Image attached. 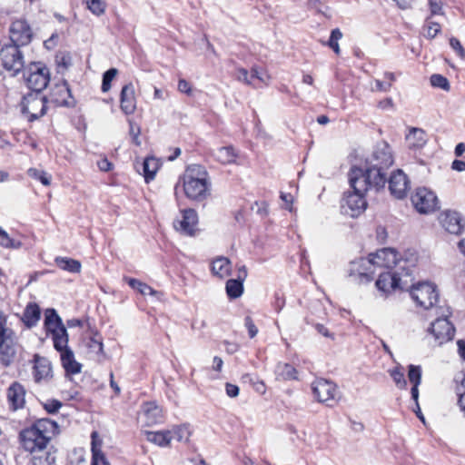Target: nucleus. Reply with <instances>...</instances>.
Returning <instances> with one entry per match:
<instances>
[{"mask_svg":"<svg viewBox=\"0 0 465 465\" xmlns=\"http://www.w3.org/2000/svg\"><path fill=\"white\" fill-rule=\"evenodd\" d=\"M33 376L37 383H47L53 378L52 365L50 361L38 354L34 356Z\"/></svg>","mask_w":465,"mask_h":465,"instance_id":"15","label":"nucleus"},{"mask_svg":"<svg viewBox=\"0 0 465 465\" xmlns=\"http://www.w3.org/2000/svg\"><path fill=\"white\" fill-rule=\"evenodd\" d=\"M213 156L218 162L223 164L232 163L236 158L234 149L232 146L220 147L216 149L213 151Z\"/></svg>","mask_w":465,"mask_h":465,"instance_id":"34","label":"nucleus"},{"mask_svg":"<svg viewBox=\"0 0 465 465\" xmlns=\"http://www.w3.org/2000/svg\"><path fill=\"white\" fill-rule=\"evenodd\" d=\"M411 202L420 213H429L439 208V201L436 194L423 187L418 188L411 196Z\"/></svg>","mask_w":465,"mask_h":465,"instance_id":"12","label":"nucleus"},{"mask_svg":"<svg viewBox=\"0 0 465 465\" xmlns=\"http://www.w3.org/2000/svg\"><path fill=\"white\" fill-rule=\"evenodd\" d=\"M91 465H110L104 453L102 451V440L98 438V433L96 431H93L91 434Z\"/></svg>","mask_w":465,"mask_h":465,"instance_id":"22","label":"nucleus"},{"mask_svg":"<svg viewBox=\"0 0 465 465\" xmlns=\"http://www.w3.org/2000/svg\"><path fill=\"white\" fill-rule=\"evenodd\" d=\"M169 430L172 431L173 439L180 442H188L193 433L190 425L186 423L173 426Z\"/></svg>","mask_w":465,"mask_h":465,"instance_id":"35","label":"nucleus"},{"mask_svg":"<svg viewBox=\"0 0 465 465\" xmlns=\"http://www.w3.org/2000/svg\"><path fill=\"white\" fill-rule=\"evenodd\" d=\"M370 177H364L363 169L352 167L349 172V183L353 192L346 193L341 203V213L351 218L361 215L367 207L364 193L375 190L370 182Z\"/></svg>","mask_w":465,"mask_h":465,"instance_id":"3","label":"nucleus"},{"mask_svg":"<svg viewBox=\"0 0 465 465\" xmlns=\"http://www.w3.org/2000/svg\"><path fill=\"white\" fill-rule=\"evenodd\" d=\"M244 326L248 331L249 337L251 339L254 338L258 333V328L254 324L253 320L250 316H246L244 318Z\"/></svg>","mask_w":465,"mask_h":465,"instance_id":"51","label":"nucleus"},{"mask_svg":"<svg viewBox=\"0 0 465 465\" xmlns=\"http://www.w3.org/2000/svg\"><path fill=\"white\" fill-rule=\"evenodd\" d=\"M418 261L416 252H411L409 257L398 258L397 252L391 248H383L369 258H360L351 263L349 275L359 283L370 282L375 274L378 275L375 285L383 294L387 295L396 289L408 290L412 282L411 274Z\"/></svg>","mask_w":465,"mask_h":465,"instance_id":"1","label":"nucleus"},{"mask_svg":"<svg viewBox=\"0 0 465 465\" xmlns=\"http://www.w3.org/2000/svg\"><path fill=\"white\" fill-rule=\"evenodd\" d=\"M173 438L169 430L147 432V440L160 447H168Z\"/></svg>","mask_w":465,"mask_h":465,"instance_id":"31","label":"nucleus"},{"mask_svg":"<svg viewBox=\"0 0 465 465\" xmlns=\"http://www.w3.org/2000/svg\"><path fill=\"white\" fill-rule=\"evenodd\" d=\"M143 413L145 417V422L152 426L163 421V411L154 402H146L143 405Z\"/></svg>","mask_w":465,"mask_h":465,"instance_id":"23","label":"nucleus"},{"mask_svg":"<svg viewBox=\"0 0 465 465\" xmlns=\"http://www.w3.org/2000/svg\"><path fill=\"white\" fill-rule=\"evenodd\" d=\"M54 349L58 351H64L70 349L68 347V333L66 328H59L51 333Z\"/></svg>","mask_w":465,"mask_h":465,"instance_id":"33","label":"nucleus"},{"mask_svg":"<svg viewBox=\"0 0 465 465\" xmlns=\"http://www.w3.org/2000/svg\"><path fill=\"white\" fill-rule=\"evenodd\" d=\"M391 84L386 81L375 80V87H372V91L376 92H389L391 90Z\"/></svg>","mask_w":465,"mask_h":465,"instance_id":"58","label":"nucleus"},{"mask_svg":"<svg viewBox=\"0 0 465 465\" xmlns=\"http://www.w3.org/2000/svg\"><path fill=\"white\" fill-rule=\"evenodd\" d=\"M41 311L39 306L35 302L26 305L22 321L27 328H32L37 324L40 320Z\"/></svg>","mask_w":465,"mask_h":465,"instance_id":"25","label":"nucleus"},{"mask_svg":"<svg viewBox=\"0 0 465 465\" xmlns=\"http://www.w3.org/2000/svg\"><path fill=\"white\" fill-rule=\"evenodd\" d=\"M45 327L47 333H53L59 328H65L62 322V319L54 309H47L45 312Z\"/></svg>","mask_w":465,"mask_h":465,"instance_id":"28","label":"nucleus"},{"mask_svg":"<svg viewBox=\"0 0 465 465\" xmlns=\"http://www.w3.org/2000/svg\"><path fill=\"white\" fill-rule=\"evenodd\" d=\"M225 290L230 299H237L243 292V283L235 279H230L226 282Z\"/></svg>","mask_w":465,"mask_h":465,"instance_id":"36","label":"nucleus"},{"mask_svg":"<svg viewBox=\"0 0 465 465\" xmlns=\"http://www.w3.org/2000/svg\"><path fill=\"white\" fill-rule=\"evenodd\" d=\"M212 272L213 275L223 279L227 277L232 270L231 262L228 258L221 256L212 262Z\"/></svg>","mask_w":465,"mask_h":465,"instance_id":"27","label":"nucleus"},{"mask_svg":"<svg viewBox=\"0 0 465 465\" xmlns=\"http://www.w3.org/2000/svg\"><path fill=\"white\" fill-rule=\"evenodd\" d=\"M388 183L390 192L393 196L402 199L407 195L410 189V182L407 175L401 170L399 169L393 172Z\"/></svg>","mask_w":465,"mask_h":465,"instance_id":"16","label":"nucleus"},{"mask_svg":"<svg viewBox=\"0 0 465 465\" xmlns=\"http://www.w3.org/2000/svg\"><path fill=\"white\" fill-rule=\"evenodd\" d=\"M225 390H226V394L231 398H234V397L238 396V394H239V387L235 384H232L229 382L226 383Z\"/></svg>","mask_w":465,"mask_h":465,"instance_id":"61","label":"nucleus"},{"mask_svg":"<svg viewBox=\"0 0 465 465\" xmlns=\"http://www.w3.org/2000/svg\"><path fill=\"white\" fill-rule=\"evenodd\" d=\"M57 431V423L47 418L39 419L30 427L21 430L19 438L22 447L32 454L33 465L54 464L55 451L49 445Z\"/></svg>","mask_w":465,"mask_h":465,"instance_id":"2","label":"nucleus"},{"mask_svg":"<svg viewBox=\"0 0 465 465\" xmlns=\"http://www.w3.org/2000/svg\"><path fill=\"white\" fill-rule=\"evenodd\" d=\"M50 100L58 106L73 107L75 104L65 80L55 84L50 93Z\"/></svg>","mask_w":465,"mask_h":465,"instance_id":"14","label":"nucleus"},{"mask_svg":"<svg viewBox=\"0 0 465 465\" xmlns=\"http://www.w3.org/2000/svg\"><path fill=\"white\" fill-rule=\"evenodd\" d=\"M314 397L319 402L331 406L336 401L338 389L334 382L325 379H318L312 384Z\"/></svg>","mask_w":465,"mask_h":465,"instance_id":"13","label":"nucleus"},{"mask_svg":"<svg viewBox=\"0 0 465 465\" xmlns=\"http://www.w3.org/2000/svg\"><path fill=\"white\" fill-rule=\"evenodd\" d=\"M235 77L238 81L242 82L246 84H253V82L251 80V76L248 71L244 68H238L235 72Z\"/></svg>","mask_w":465,"mask_h":465,"instance_id":"49","label":"nucleus"},{"mask_svg":"<svg viewBox=\"0 0 465 465\" xmlns=\"http://www.w3.org/2000/svg\"><path fill=\"white\" fill-rule=\"evenodd\" d=\"M87 8L94 15L100 16L105 12L106 4L104 0H84Z\"/></svg>","mask_w":465,"mask_h":465,"instance_id":"39","label":"nucleus"},{"mask_svg":"<svg viewBox=\"0 0 465 465\" xmlns=\"http://www.w3.org/2000/svg\"><path fill=\"white\" fill-rule=\"evenodd\" d=\"M408 146L411 149H420L423 147L427 142L426 134L422 129L413 127L406 135Z\"/></svg>","mask_w":465,"mask_h":465,"instance_id":"26","label":"nucleus"},{"mask_svg":"<svg viewBox=\"0 0 465 465\" xmlns=\"http://www.w3.org/2000/svg\"><path fill=\"white\" fill-rule=\"evenodd\" d=\"M198 223V214L193 209L182 211V220L174 222V227L183 233L193 236L195 233Z\"/></svg>","mask_w":465,"mask_h":465,"instance_id":"18","label":"nucleus"},{"mask_svg":"<svg viewBox=\"0 0 465 465\" xmlns=\"http://www.w3.org/2000/svg\"><path fill=\"white\" fill-rule=\"evenodd\" d=\"M275 375L279 381H293L298 379L297 370L286 362H279L276 365Z\"/></svg>","mask_w":465,"mask_h":465,"instance_id":"29","label":"nucleus"},{"mask_svg":"<svg viewBox=\"0 0 465 465\" xmlns=\"http://www.w3.org/2000/svg\"><path fill=\"white\" fill-rule=\"evenodd\" d=\"M129 127H130L129 134L132 136L133 143L135 145H140L141 144V141L139 139V135L141 134L140 126L137 124H135L134 121L129 120Z\"/></svg>","mask_w":465,"mask_h":465,"instance_id":"47","label":"nucleus"},{"mask_svg":"<svg viewBox=\"0 0 465 465\" xmlns=\"http://www.w3.org/2000/svg\"><path fill=\"white\" fill-rule=\"evenodd\" d=\"M408 379L410 382L412 384L411 394V399L415 401L418 406V399H419V386L421 382V368L419 365H409L408 371Z\"/></svg>","mask_w":465,"mask_h":465,"instance_id":"24","label":"nucleus"},{"mask_svg":"<svg viewBox=\"0 0 465 465\" xmlns=\"http://www.w3.org/2000/svg\"><path fill=\"white\" fill-rule=\"evenodd\" d=\"M15 352L14 333L0 340V360L5 366L10 365Z\"/></svg>","mask_w":465,"mask_h":465,"instance_id":"20","label":"nucleus"},{"mask_svg":"<svg viewBox=\"0 0 465 465\" xmlns=\"http://www.w3.org/2000/svg\"><path fill=\"white\" fill-rule=\"evenodd\" d=\"M19 45L5 44L0 49V64L12 75H17L25 66L24 54Z\"/></svg>","mask_w":465,"mask_h":465,"instance_id":"10","label":"nucleus"},{"mask_svg":"<svg viewBox=\"0 0 465 465\" xmlns=\"http://www.w3.org/2000/svg\"><path fill=\"white\" fill-rule=\"evenodd\" d=\"M441 226L450 233L460 234L463 231L464 223L458 212L447 210L439 216Z\"/></svg>","mask_w":465,"mask_h":465,"instance_id":"17","label":"nucleus"},{"mask_svg":"<svg viewBox=\"0 0 465 465\" xmlns=\"http://www.w3.org/2000/svg\"><path fill=\"white\" fill-rule=\"evenodd\" d=\"M97 166L102 172H109L113 168L112 163L106 157L97 161Z\"/></svg>","mask_w":465,"mask_h":465,"instance_id":"60","label":"nucleus"},{"mask_svg":"<svg viewBox=\"0 0 465 465\" xmlns=\"http://www.w3.org/2000/svg\"><path fill=\"white\" fill-rule=\"evenodd\" d=\"M211 186L212 183L206 169L200 164H191L179 177L174 191L177 194L181 187L187 199L201 203L211 195Z\"/></svg>","mask_w":465,"mask_h":465,"instance_id":"4","label":"nucleus"},{"mask_svg":"<svg viewBox=\"0 0 465 465\" xmlns=\"http://www.w3.org/2000/svg\"><path fill=\"white\" fill-rule=\"evenodd\" d=\"M22 243L9 237L8 233L0 227V246L18 249Z\"/></svg>","mask_w":465,"mask_h":465,"instance_id":"41","label":"nucleus"},{"mask_svg":"<svg viewBox=\"0 0 465 465\" xmlns=\"http://www.w3.org/2000/svg\"><path fill=\"white\" fill-rule=\"evenodd\" d=\"M25 396V391L18 382H14L7 390V399L14 411L24 407Z\"/></svg>","mask_w":465,"mask_h":465,"instance_id":"21","label":"nucleus"},{"mask_svg":"<svg viewBox=\"0 0 465 465\" xmlns=\"http://www.w3.org/2000/svg\"><path fill=\"white\" fill-rule=\"evenodd\" d=\"M430 84L432 86L440 88L445 91H448L450 89V83L448 79L441 74H432L430 76Z\"/></svg>","mask_w":465,"mask_h":465,"instance_id":"45","label":"nucleus"},{"mask_svg":"<svg viewBox=\"0 0 465 465\" xmlns=\"http://www.w3.org/2000/svg\"><path fill=\"white\" fill-rule=\"evenodd\" d=\"M23 78L31 92L43 93L50 82V70L41 62H32L23 69Z\"/></svg>","mask_w":465,"mask_h":465,"instance_id":"6","label":"nucleus"},{"mask_svg":"<svg viewBox=\"0 0 465 465\" xmlns=\"http://www.w3.org/2000/svg\"><path fill=\"white\" fill-rule=\"evenodd\" d=\"M128 284L134 290H137L143 295H154L155 291L144 282L134 278L127 280Z\"/></svg>","mask_w":465,"mask_h":465,"instance_id":"38","label":"nucleus"},{"mask_svg":"<svg viewBox=\"0 0 465 465\" xmlns=\"http://www.w3.org/2000/svg\"><path fill=\"white\" fill-rule=\"evenodd\" d=\"M434 312L437 319L431 323L429 331L433 334L436 342L441 345L453 338L455 329L448 320L450 315L449 307L439 306V308H435Z\"/></svg>","mask_w":465,"mask_h":465,"instance_id":"7","label":"nucleus"},{"mask_svg":"<svg viewBox=\"0 0 465 465\" xmlns=\"http://www.w3.org/2000/svg\"><path fill=\"white\" fill-rule=\"evenodd\" d=\"M250 76H251L252 82L253 81V79H257L264 84L267 83V80L269 78L266 74L260 72L258 70V68H256V67L252 68Z\"/></svg>","mask_w":465,"mask_h":465,"instance_id":"57","label":"nucleus"},{"mask_svg":"<svg viewBox=\"0 0 465 465\" xmlns=\"http://www.w3.org/2000/svg\"><path fill=\"white\" fill-rule=\"evenodd\" d=\"M29 176L39 180L44 185L48 186L51 183V175L45 171H41L35 168H30L28 170Z\"/></svg>","mask_w":465,"mask_h":465,"instance_id":"42","label":"nucleus"},{"mask_svg":"<svg viewBox=\"0 0 465 465\" xmlns=\"http://www.w3.org/2000/svg\"><path fill=\"white\" fill-rule=\"evenodd\" d=\"M410 294L416 304L424 310L435 311V308H439L436 306L439 301V293L436 287L430 282H420L417 285H412Z\"/></svg>","mask_w":465,"mask_h":465,"instance_id":"9","label":"nucleus"},{"mask_svg":"<svg viewBox=\"0 0 465 465\" xmlns=\"http://www.w3.org/2000/svg\"><path fill=\"white\" fill-rule=\"evenodd\" d=\"M120 107L125 114H132L136 109V99L133 84H125L120 94Z\"/></svg>","mask_w":465,"mask_h":465,"instance_id":"19","label":"nucleus"},{"mask_svg":"<svg viewBox=\"0 0 465 465\" xmlns=\"http://www.w3.org/2000/svg\"><path fill=\"white\" fill-rule=\"evenodd\" d=\"M56 63L59 67L67 69L71 65V56L69 54H62L56 56Z\"/></svg>","mask_w":465,"mask_h":465,"instance_id":"54","label":"nucleus"},{"mask_svg":"<svg viewBox=\"0 0 465 465\" xmlns=\"http://www.w3.org/2000/svg\"><path fill=\"white\" fill-rule=\"evenodd\" d=\"M378 107L382 110H391L394 107V103L391 98L388 97L379 102Z\"/></svg>","mask_w":465,"mask_h":465,"instance_id":"62","label":"nucleus"},{"mask_svg":"<svg viewBox=\"0 0 465 465\" xmlns=\"http://www.w3.org/2000/svg\"><path fill=\"white\" fill-rule=\"evenodd\" d=\"M430 10L432 15H442V5L440 0H429Z\"/></svg>","mask_w":465,"mask_h":465,"instance_id":"56","label":"nucleus"},{"mask_svg":"<svg viewBox=\"0 0 465 465\" xmlns=\"http://www.w3.org/2000/svg\"><path fill=\"white\" fill-rule=\"evenodd\" d=\"M451 168L457 172L465 171V162L461 160H454L451 163Z\"/></svg>","mask_w":465,"mask_h":465,"instance_id":"63","label":"nucleus"},{"mask_svg":"<svg viewBox=\"0 0 465 465\" xmlns=\"http://www.w3.org/2000/svg\"><path fill=\"white\" fill-rule=\"evenodd\" d=\"M342 33L339 28L331 30L330 39L327 43L328 46L333 50L336 54H340V46L338 41L341 39Z\"/></svg>","mask_w":465,"mask_h":465,"instance_id":"43","label":"nucleus"},{"mask_svg":"<svg viewBox=\"0 0 465 465\" xmlns=\"http://www.w3.org/2000/svg\"><path fill=\"white\" fill-rule=\"evenodd\" d=\"M458 345V352L460 356V358L465 361V341L464 340H459L457 341Z\"/></svg>","mask_w":465,"mask_h":465,"instance_id":"64","label":"nucleus"},{"mask_svg":"<svg viewBox=\"0 0 465 465\" xmlns=\"http://www.w3.org/2000/svg\"><path fill=\"white\" fill-rule=\"evenodd\" d=\"M390 376L393 380L395 385L401 389L405 390L407 388V381L402 367L397 366L393 369L389 370Z\"/></svg>","mask_w":465,"mask_h":465,"instance_id":"37","label":"nucleus"},{"mask_svg":"<svg viewBox=\"0 0 465 465\" xmlns=\"http://www.w3.org/2000/svg\"><path fill=\"white\" fill-rule=\"evenodd\" d=\"M369 166L363 170L364 177L369 176L371 185L374 186L375 191L383 188L386 183V173L393 163V157L391 150L387 143H378L371 154L367 160Z\"/></svg>","mask_w":465,"mask_h":465,"instance_id":"5","label":"nucleus"},{"mask_svg":"<svg viewBox=\"0 0 465 465\" xmlns=\"http://www.w3.org/2000/svg\"><path fill=\"white\" fill-rule=\"evenodd\" d=\"M10 44L19 46L28 45L34 36L33 30L25 18H16L12 20L9 29Z\"/></svg>","mask_w":465,"mask_h":465,"instance_id":"11","label":"nucleus"},{"mask_svg":"<svg viewBox=\"0 0 465 465\" xmlns=\"http://www.w3.org/2000/svg\"><path fill=\"white\" fill-rule=\"evenodd\" d=\"M313 327L317 331V332L322 335L323 337L331 339V341L335 340V334L331 332L325 325L316 322L313 323Z\"/></svg>","mask_w":465,"mask_h":465,"instance_id":"50","label":"nucleus"},{"mask_svg":"<svg viewBox=\"0 0 465 465\" xmlns=\"http://www.w3.org/2000/svg\"><path fill=\"white\" fill-rule=\"evenodd\" d=\"M43 406L48 413L54 414L59 411L62 407V403L57 400L51 399L43 403Z\"/></svg>","mask_w":465,"mask_h":465,"instance_id":"48","label":"nucleus"},{"mask_svg":"<svg viewBox=\"0 0 465 465\" xmlns=\"http://www.w3.org/2000/svg\"><path fill=\"white\" fill-rule=\"evenodd\" d=\"M450 45L451 48L458 54V55L460 57L465 58V50L462 47L460 42L457 38L451 37L450 39Z\"/></svg>","mask_w":465,"mask_h":465,"instance_id":"53","label":"nucleus"},{"mask_svg":"<svg viewBox=\"0 0 465 465\" xmlns=\"http://www.w3.org/2000/svg\"><path fill=\"white\" fill-rule=\"evenodd\" d=\"M178 90L181 93L186 94L188 95L192 94V86L191 84L185 79H180L178 82Z\"/></svg>","mask_w":465,"mask_h":465,"instance_id":"59","label":"nucleus"},{"mask_svg":"<svg viewBox=\"0 0 465 465\" xmlns=\"http://www.w3.org/2000/svg\"><path fill=\"white\" fill-rule=\"evenodd\" d=\"M143 174L146 183L153 180L160 167L159 161L153 156L146 157L141 164Z\"/></svg>","mask_w":465,"mask_h":465,"instance_id":"30","label":"nucleus"},{"mask_svg":"<svg viewBox=\"0 0 465 465\" xmlns=\"http://www.w3.org/2000/svg\"><path fill=\"white\" fill-rule=\"evenodd\" d=\"M54 262L57 267L61 270L66 271L72 273H78L81 272V262L77 260L58 256L54 259Z\"/></svg>","mask_w":465,"mask_h":465,"instance_id":"32","label":"nucleus"},{"mask_svg":"<svg viewBox=\"0 0 465 465\" xmlns=\"http://www.w3.org/2000/svg\"><path fill=\"white\" fill-rule=\"evenodd\" d=\"M117 73H118L117 69L110 68L109 70H107L104 74V75H103V82H102V87H101L102 91L104 93H106V92H108L110 90V88H111V82L115 77Z\"/></svg>","mask_w":465,"mask_h":465,"instance_id":"44","label":"nucleus"},{"mask_svg":"<svg viewBox=\"0 0 465 465\" xmlns=\"http://www.w3.org/2000/svg\"><path fill=\"white\" fill-rule=\"evenodd\" d=\"M86 346L96 355L103 354L104 352V344L98 334L90 337L86 341Z\"/></svg>","mask_w":465,"mask_h":465,"instance_id":"40","label":"nucleus"},{"mask_svg":"<svg viewBox=\"0 0 465 465\" xmlns=\"http://www.w3.org/2000/svg\"><path fill=\"white\" fill-rule=\"evenodd\" d=\"M59 353H60V359H61L63 367H64L65 365L70 363V361L74 359V354L71 349L65 350Z\"/></svg>","mask_w":465,"mask_h":465,"instance_id":"55","label":"nucleus"},{"mask_svg":"<svg viewBox=\"0 0 465 465\" xmlns=\"http://www.w3.org/2000/svg\"><path fill=\"white\" fill-rule=\"evenodd\" d=\"M20 105L23 114L33 122L46 114L47 98L43 93L29 92L23 96Z\"/></svg>","mask_w":465,"mask_h":465,"instance_id":"8","label":"nucleus"},{"mask_svg":"<svg viewBox=\"0 0 465 465\" xmlns=\"http://www.w3.org/2000/svg\"><path fill=\"white\" fill-rule=\"evenodd\" d=\"M64 369L67 374H77L81 372L82 364L74 359L70 361V363L65 365Z\"/></svg>","mask_w":465,"mask_h":465,"instance_id":"52","label":"nucleus"},{"mask_svg":"<svg viewBox=\"0 0 465 465\" xmlns=\"http://www.w3.org/2000/svg\"><path fill=\"white\" fill-rule=\"evenodd\" d=\"M424 27L426 30L425 36L430 39H433L441 30L440 24L429 21V19L426 20Z\"/></svg>","mask_w":465,"mask_h":465,"instance_id":"46","label":"nucleus"}]
</instances>
